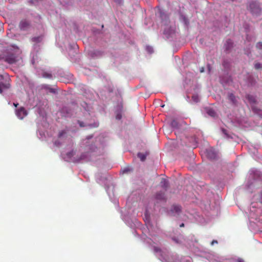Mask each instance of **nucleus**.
Returning <instances> with one entry per match:
<instances>
[{
    "instance_id": "2eb2a0df",
    "label": "nucleus",
    "mask_w": 262,
    "mask_h": 262,
    "mask_svg": "<svg viewBox=\"0 0 262 262\" xmlns=\"http://www.w3.org/2000/svg\"><path fill=\"white\" fill-rule=\"evenodd\" d=\"M138 157L141 160V161H144L146 159V155L143 153L139 152L138 154Z\"/></svg>"
},
{
    "instance_id": "7c9ffc66",
    "label": "nucleus",
    "mask_w": 262,
    "mask_h": 262,
    "mask_svg": "<svg viewBox=\"0 0 262 262\" xmlns=\"http://www.w3.org/2000/svg\"><path fill=\"white\" fill-rule=\"evenodd\" d=\"M115 1L117 2L118 3H120L122 2V0H115Z\"/></svg>"
},
{
    "instance_id": "39448f33",
    "label": "nucleus",
    "mask_w": 262,
    "mask_h": 262,
    "mask_svg": "<svg viewBox=\"0 0 262 262\" xmlns=\"http://www.w3.org/2000/svg\"><path fill=\"white\" fill-rule=\"evenodd\" d=\"M206 154L210 159L214 160L216 158V154L212 148L207 149Z\"/></svg>"
},
{
    "instance_id": "ddd939ff",
    "label": "nucleus",
    "mask_w": 262,
    "mask_h": 262,
    "mask_svg": "<svg viewBox=\"0 0 262 262\" xmlns=\"http://www.w3.org/2000/svg\"><path fill=\"white\" fill-rule=\"evenodd\" d=\"M160 184H161V186L165 189L167 188L168 186V181L164 179H163L161 180Z\"/></svg>"
},
{
    "instance_id": "b1692460",
    "label": "nucleus",
    "mask_w": 262,
    "mask_h": 262,
    "mask_svg": "<svg viewBox=\"0 0 262 262\" xmlns=\"http://www.w3.org/2000/svg\"><path fill=\"white\" fill-rule=\"evenodd\" d=\"M237 262H245L244 259L242 258H238L237 260Z\"/></svg>"
},
{
    "instance_id": "9b49d317",
    "label": "nucleus",
    "mask_w": 262,
    "mask_h": 262,
    "mask_svg": "<svg viewBox=\"0 0 262 262\" xmlns=\"http://www.w3.org/2000/svg\"><path fill=\"white\" fill-rule=\"evenodd\" d=\"M247 99L248 100L250 103H255L256 102V99L255 97L252 95H247Z\"/></svg>"
},
{
    "instance_id": "72a5a7b5",
    "label": "nucleus",
    "mask_w": 262,
    "mask_h": 262,
    "mask_svg": "<svg viewBox=\"0 0 262 262\" xmlns=\"http://www.w3.org/2000/svg\"><path fill=\"white\" fill-rule=\"evenodd\" d=\"M201 72H203V69H201Z\"/></svg>"
},
{
    "instance_id": "0eeeda50",
    "label": "nucleus",
    "mask_w": 262,
    "mask_h": 262,
    "mask_svg": "<svg viewBox=\"0 0 262 262\" xmlns=\"http://www.w3.org/2000/svg\"><path fill=\"white\" fill-rule=\"evenodd\" d=\"M10 86V85L9 83L0 82V93L2 94L4 90L9 89Z\"/></svg>"
},
{
    "instance_id": "7ed1b4c3",
    "label": "nucleus",
    "mask_w": 262,
    "mask_h": 262,
    "mask_svg": "<svg viewBox=\"0 0 262 262\" xmlns=\"http://www.w3.org/2000/svg\"><path fill=\"white\" fill-rule=\"evenodd\" d=\"M27 114L28 113L24 107H20L16 110V115L20 119H23Z\"/></svg>"
},
{
    "instance_id": "c756f323",
    "label": "nucleus",
    "mask_w": 262,
    "mask_h": 262,
    "mask_svg": "<svg viewBox=\"0 0 262 262\" xmlns=\"http://www.w3.org/2000/svg\"><path fill=\"white\" fill-rule=\"evenodd\" d=\"M13 105H14L15 107H17L18 106V103H14Z\"/></svg>"
},
{
    "instance_id": "4468645a",
    "label": "nucleus",
    "mask_w": 262,
    "mask_h": 262,
    "mask_svg": "<svg viewBox=\"0 0 262 262\" xmlns=\"http://www.w3.org/2000/svg\"><path fill=\"white\" fill-rule=\"evenodd\" d=\"M171 126L173 128H178L179 127V123L178 121L176 120H173L171 122Z\"/></svg>"
},
{
    "instance_id": "c85d7f7f",
    "label": "nucleus",
    "mask_w": 262,
    "mask_h": 262,
    "mask_svg": "<svg viewBox=\"0 0 262 262\" xmlns=\"http://www.w3.org/2000/svg\"><path fill=\"white\" fill-rule=\"evenodd\" d=\"M180 227H184V223H182L181 224H180Z\"/></svg>"
},
{
    "instance_id": "393cba45",
    "label": "nucleus",
    "mask_w": 262,
    "mask_h": 262,
    "mask_svg": "<svg viewBox=\"0 0 262 262\" xmlns=\"http://www.w3.org/2000/svg\"><path fill=\"white\" fill-rule=\"evenodd\" d=\"M217 241L216 240H213L211 242V245H213L214 244H217Z\"/></svg>"
},
{
    "instance_id": "412c9836",
    "label": "nucleus",
    "mask_w": 262,
    "mask_h": 262,
    "mask_svg": "<svg viewBox=\"0 0 262 262\" xmlns=\"http://www.w3.org/2000/svg\"><path fill=\"white\" fill-rule=\"evenodd\" d=\"M66 132L64 130H61V132H60L58 134V137L59 138L62 137V136L64 134H66Z\"/></svg>"
},
{
    "instance_id": "cd10ccee",
    "label": "nucleus",
    "mask_w": 262,
    "mask_h": 262,
    "mask_svg": "<svg viewBox=\"0 0 262 262\" xmlns=\"http://www.w3.org/2000/svg\"><path fill=\"white\" fill-rule=\"evenodd\" d=\"M50 91L52 93H55V91L53 89H50Z\"/></svg>"
},
{
    "instance_id": "f8f14e48",
    "label": "nucleus",
    "mask_w": 262,
    "mask_h": 262,
    "mask_svg": "<svg viewBox=\"0 0 262 262\" xmlns=\"http://www.w3.org/2000/svg\"><path fill=\"white\" fill-rule=\"evenodd\" d=\"M253 111L262 118V110L258 109L255 107H252Z\"/></svg>"
},
{
    "instance_id": "f257e3e1",
    "label": "nucleus",
    "mask_w": 262,
    "mask_h": 262,
    "mask_svg": "<svg viewBox=\"0 0 262 262\" xmlns=\"http://www.w3.org/2000/svg\"><path fill=\"white\" fill-rule=\"evenodd\" d=\"M4 60L9 64H13L17 61V56L13 50H8L7 54L3 57Z\"/></svg>"
},
{
    "instance_id": "423d86ee",
    "label": "nucleus",
    "mask_w": 262,
    "mask_h": 262,
    "mask_svg": "<svg viewBox=\"0 0 262 262\" xmlns=\"http://www.w3.org/2000/svg\"><path fill=\"white\" fill-rule=\"evenodd\" d=\"M249 8L252 12H255L258 9V7L255 2H252L249 4Z\"/></svg>"
},
{
    "instance_id": "6ab92c4d",
    "label": "nucleus",
    "mask_w": 262,
    "mask_h": 262,
    "mask_svg": "<svg viewBox=\"0 0 262 262\" xmlns=\"http://www.w3.org/2000/svg\"><path fill=\"white\" fill-rule=\"evenodd\" d=\"M256 47L257 49L262 50V42H258L257 43Z\"/></svg>"
},
{
    "instance_id": "4be33fe9",
    "label": "nucleus",
    "mask_w": 262,
    "mask_h": 262,
    "mask_svg": "<svg viewBox=\"0 0 262 262\" xmlns=\"http://www.w3.org/2000/svg\"><path fill=\"white\" fill-rule=\"evenodd\" d=\"M78 124L80 127H84V125L83 122L78 121Z\"/></svg>"
},
{
    "instance_id": "bb28decb",
    "label": "nucleus",
    "mask_w": 262,
    "mask_h": 262,
    "mask_svg": "<svg viewBox=\"0 0 262 262\" xmlns=\"http://www.w3.org/2000/svg\"><path fill=\"white\" fill-rule=\"evenodd\" d=\"M129 171V169L128 168H126L124 170V172H128Z\"/></svg>"
},
{
    "instance_id": "473e14b6",
    "label": "nucleus",
    "mask_w": 262,
    "mask_h": 262,
    "mask_svg": "<svg viewBox=\"0 0 262 262\" xmlns=\"http://www.w3.org/2000/svg\"><path fill=\"white\" fill-rule=\"evenodd\" d=\"M201 72H203V69H201Z\"/></svg>"
},
{
    "instance_id": "20e7f679",
    "label": "nucleus",
    "mask_w": 262,
    "mask_h": 262,
    "mask_svg": "<svg viewBox=\"0 0 262 262\" xmlns=\"http://www.w3.org/2000/svg\"><path fill=\"white\" fill-rule=\"evenodd\" d=\"M30 26V24L28 20L27 19H23L20 21L19 27L21 30H27L29 28Z\"/></svg>"
},
{
    "instance_id": "5701e85b",
    "label": "nucleus",
    "mask_w": 262,
    "mask_h": 262,
    "mask_svg": "<svg viewBox=\"0 0 262 262\" xmlns=\"http://www.w3.org/2000/svg\"><path fill=\"white\" fill-rule=\"evenodd\" d=\"M121 118V115L120 114H117L116 115V119H120Z\"/></svg>"
},
{
    "instance_id": "2f4dec72",
    "label": "nucleus",
    "mask_w": 262,
    "mask_h": 262,
    "mask_svg": "<svg viewBox=\"0 0 262 262\" xmlns=\"http://www.w3.org/2000/svg\"><path fill=\"white\" fill-rule=\"evenodd\" d=\"M155 250H156L157 251H158L159 250V249L157 248H155Z\"/></svg>"
},
{
    "instance_id": "a211bd4d",
    "label": "nucleus",
    "mask_w": 262,
    "mask_h": 262,
    "mask_svg": "<svg viewBox=\"0 0 262 262\" xmlns=\"http://www.w3.org/2000/svg\"><path fill=\"white\" fill-rule=\"evenodd\" d=\"M192 99L195 102H198L199 101V98L198 95H193L192 96Z\"/></svg>"
},
{
    "instance_id": "f3484780",
    "label": "nucleus",
    "mask_w": 262,
    "mask_h": 262,
    "mask_svg": "<svg viewBox=\"0 0 262 262\" xmlns=\"http://www.w3.org/2000/svg\"><path fill=\"white\" fill-rule=\"evenodd\" d=\"M254 68L257 70L262 69V64L259 62L255 63L254 64Z\"/></svg>"
},
{
    "instance_id": "aec40b11",
    "label": "nucleus",
    "mask_w": 262,
    "mask_h": 262,
    "mask_svg": "<svg viewBox=\"0 0 262 262\" xmlns=\"http://www.w3.org/2000/svg\"><path fill=\"white\" fill-rule=\"evenodd\" d=\"M43 77H45V78H51L52 75L51 74L45 73L43 74Z\"/></svg>"
},
{
    "instance_id": "1a4fd4ad",
    "label": "nucleus",
    "mask_w": 262,
    "mask_h": 262,
    "mask_svg": "<svg viewBox=\"0 0 262 262\" xmlns=\"http://www.w3.org/2000/svg\"><path fill=\"white\" fill-rule=\"evenodd\" d=\"M228 98L233 104L236 103V97L232 93H230L228 94Z\"/></svg>"
},
{
    "instance_id": "f704fd0d",
    "label": "nucleus",
    "mask_w": 262,
    "mask_h": 262,
    "mask_svg": "<svg viewBox=\"0 0 262 262\" xmlns=\"http://www.w3.org/2000/svg\"><path fill=\"white\" fill-rule=\"evenodd\" d=\"M55 145H56V144H57V142H56V141H55Z\"/></svg>"
},
{
    "instance_id": "9d476101",
    "label": "nucleus",
    "mask_w": 262,
    "mask_h": 262,
    "mask_svg": "<svg viewBox=\"0 0 262 262\" xmlns=\"http://www.w3.org/2000/svg\"><path fill=\"white\" fill-rule=\"evenodd\" d=\"M225 45L226 46V49L228 50L232 47L233 42L231 39H228Z\"/></svg>"
},
{
    "instance_id": "a878e982",
    "label": "nucleus",
    "mask_w": 262,
    "mask_h": 262,
    "mask_svg": "<svg viewBox=\"0 0 262 262\" xmlns=\"http://www.w3.org/2000/svg\"><path fill=\"white\" fill-rule=\"evenodd\" d=\"M172 240L174 241L176 243H179V241L175 237H173Z\"/></svg>"
},
{
    "instance_id": "6e6552de",
    "label": "nucleus",
    "mask_w": 262,
    "mask_h": 262,
    "mask_svg": "<svg viewBox=\"0 0 262 262\" xmlns=\"http://www.w3.org/2000/svg\"><path fill=\"white\" fill-rule=\"evenodd\" d=\"M156 198L159 200H166L165 193L163 192H158L156 195Z\"/></svg>"
},
{
    "instance_id": "f03ea898",
    "label": "nucleus",
    "mask_w": 262,
    "mask_h": 262,
    "mask_svg": "<svg viewBox=\"0 0 262 262\" xmlns=\"http://www.w3.org/2000/svg\"><path fill=\"white\" fill-rule=\"evenodd\" d=\"M182 211V208L181 206L178 205H173L171 206L169 213L170 215L177 216L179 215Z\"/></svg>"
},
{
    "instance_id": "dca6fc26",
    "label": "nucleus",
    "mask_w": 262,
    "mask_h": 262,
    "mask_svg": "<svg viewBox=\"0 0 262 262\" xmlns=\"http://www.w3.org/2000/svg\"><path fill=\"white\" fill-rule=\"evenodd\" d=\"M207 114L212 117H214L215 115V112L212 109H210L207 111Z\"/></svg>"
}]
</instances>
